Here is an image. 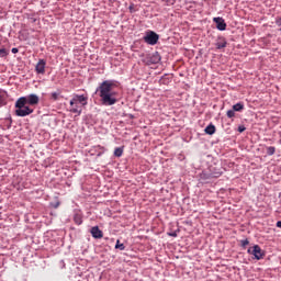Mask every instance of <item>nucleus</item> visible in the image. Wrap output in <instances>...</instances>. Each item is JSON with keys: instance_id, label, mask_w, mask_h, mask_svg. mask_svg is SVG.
<instances>
[{"instance_id": "9b49d317", "label": "nucleus", "mask_w": 281, "mask_h": 281, "mask_svg": "<svg viewBox=\"0 0 281 281\" xmlns=\"http://www.w3.org/2000/svg\"><path fill=\"white\" fill-rule=\"evenodd\" d=\"M90 234L92 238H95L97 240L104 237V233L100 229L99 226H92Z\"/></svg>"}, {"instance_id": "412c9836", "label": "nucleus", "mask_w": 281, "mask_h": 281, "mask_svg": "<svg viewBox=\"0 0 281 281\" xmlns=\"http://www.w3.org/2000/svg\"><path fill=\"white\" fill-rule=\"evenodd\" d=\"M5 104H8V98L5 97V94L0 93V109L1 106H5Z\"/></svg>"}, {"instance_id": "7c9ffc66", "label": "nucleus", "mask_w": 281, "mask_h": 281, "mask_svg": "<svg viewBox=\"0 0 281 281\" xmlns=\"http://www.w3.org/2000/svg\"><path fill=\"white\" fill-rule=\"evenodd\" d=\"M7 121L9 122L8 128L12 127V117L7 119Z\"/></svg>"}, {"instance_id": "423d86ee", "label": "nucleus", "mask_w": 281, "mask_h": 281, "mask_svg": "<svg viewBox=\"0 0 281 281\" xmlns=\"http://www.w3.org/2000/svg\"><path fill=\"white\" fill-rule=\"evenodd\" d=\"M89 97L85 94H75L70 100V106L74 104H81V106H87Z\"/></svg>"}, {"instance_id": "b1692460", "label": "nucleus", "mask_w": 281, "mask_h": 281, "mask_svg": "<svg viewBox=\"0 0 281 281\" xmlns=\"http://www.w3.org/2000/svg\"><path fill=\"white\" fill-rule=\"evenodd\" d=\"M97 148L100 149V150L97 153V157H102V155H103L104 153H106V148H104V147H102V146H100V145H98Z\"/></svg>"}, {"instance_id": "c756f323", "label": "nucleus", "mask_w": 281, "mask_h": 281, "mask_svg": "<svg viewBox=\"0 0 281 281\" xmlns=\"http://www.w3.org/2000/svg\"><path fill=\"white\" fill-rule=\"evenodd\" d=\"M168 236H171V238H177V231L168 233Z\"/></svg>"}, {"instance_id": "4be33fe9", "label": "nucleus", "mask_w": 281, "mask_h": 281, "mask_svg": "<svg viewBox=\"0 0 281 281\" xmlns=\"http://www.w3.org/2000/svg\"><path fill=\"white\" fill-rule=\"evenodd\" d=\"M266 150H267V155H268L269 157L276 155V147H274V146L266 147Z\"/></svg>"}, {"instance_id": "20e7f679", "label": "nucleus", "mask_w": 281, "mask_h": 281, "mask_svg": "<svg viewBox=\"0 0 281 281\" xmlns=\"http://www.w3.org/2000/svg\"><path fill=\"white\" fill-rule=\"evenodd\" d=\"M247 254L254 256L255 260H262L265 258V250L259 245H255L252 248H248Z\"/></svg>"}, {"instance_id": "4c0bfd02", "label": "nucleus", "mask_w": 281, "mask_h": 281, "mask_svg": "<svg viewBox=\"0 0 281 281\" xmlns=\"http://www.w3.org/2000/svg\"><path fill=\"white\" fill-rule=\"evenodd\" d=\"M130 11L133 12V5H130Z\"/></svg>"}, {"instance_id": "dca6fc26", "label": "nucleus", "mask_w": 281, "mask_h": 281, "mask_svg": "<svg viewBox=\"0 0 281 281\" xmlns=\"http://www.w3.org/2000/svg\"><path fill=\"white\" fill-rule=\"evenodd\" d=\"M60 93H63V91H60V89H57L55 92L50 93L49 100H52L53 102H58V100H60Z\"/></svg>"}, {"instance_id": "7ed1b4c3", "label": "nucleus", "mask_w": 281, "mask_h": 281, "mask_svg": "<svg viewBox=\"0 0 281 281\" xmlns=\"http://www.w3.org/2000/svg\"><path fill=\"white\" fill-rule=\"evenodd\" d=\"M143 41L147 43V45H157V43H159V34L155 31H147Z\"/></svg>"}, {"instance_id": "2eb2a0df", "label": "nucleus", "mask_w": 281, "mask_h": 281, "mask_svg": "<svg viewBox=\"0 0 281 281\" xmlns=\"http://www.w3.org/2000/svg\"><path fill=\"white\" fill-rule=\"evenodd\" d=\"M72 221L76 225H82V223H83L82 213H80V212L75 213Z\"/></svg>"}, {"instance_id": "6e6552de", "label": "nucleus", "mask_w": 281, "mask_h": 281, "mask_svg": "<svg viewBox=\"0 0 281 281\" xmlns=\"http://www.w3.org/2000/svg\"><path fill=\"white\" fill-rule=\"evenodd\" d=\"M209 172H211V177L213 179H218V177H221V175H223V167L216 166V165H211L209 167Z\"/></svg>"}, {"instance_id": "39448f33", "label": "nucleus", "mask_w": 281, "mask_h": 281, "mask_svg": "<svg viewBox=\"0 0 281 281\" xmlns=\"http://www.w3.org/2000/svg\"><path fill=\"white\" fill-rule=\"evenodd\" d=\"M144 63L146 65H158V63H161V55L159 54V52L148 54L146 55Z\"/></svg>"}, {"instance_id": "1a4fd4ad", "label": "nucleus", "mask_w": 281, "mask_h": 281, "mask_svg": "<svg viewBox=\"0 0 281 281\" xmlns=\"http://www.w3.org/2000/svg\"><path fill=\"white\" fill-rule=\"evenodd\" d=\"M213 21L220 32H225L227 30V23H225V19L218 16L214 18Z\"/></svg>"}, {"instance_id": "f03ea898", "label": "nucleus", "mask_w": 281, "mask_h": 281, "mask_svg": "<svg viewBox=\"0 0 281 281\" xmlns=\"http://www.w3.org/2000/svg\"><path fill=\"white\" fill-rule=\"evenodd\" d=\"M34 113V109L30 108L25 103L24 99H18L15 102V115L18 117H27V115H32Z\"/></svg>"}, {"instance_id": "0eeeda50", "label": "nucleus", "mask_w": 281, "mask_h": 281, "mask_svg": "<svg viewBox=\"0 0 281 281\" xmlns=\"http://www.w3.org/2000/svg\"><path fill=\"white\" fill-rule=\"evenodd\" d=\"M18 100H24V104H29V106H36V104L41 102V99L34 93L25 97H20Z\"/></svg>"}, {"instance_id": "f3484780", "label": "nucleus", "mask_w": 281, "mask_h": 281, "mask_svg": "<svg viewBox=\"0 0 281 281\" xmlns=\"http://www.w3.org/2000/svg\"><path fill=\"white\" fill-rule=\"evenodd\" d=\"M204 133H206V135H214V133H216V126L214 124H209L205 130Z\"/></svg>"}, {"instance_id": "72a5a7b5", "label": "nucleus", "mask_w": 281, "mask_h": 281, "mask_svg": "<svg viewBox=\"0 0 281 281\" xmlns=\"http://www.w3.org/2000/svg\"><path fill=\"white\" fill-rule=\"evenodd\" d=\"M276 24H277L279 27H281V19H278V20L276 21Z\"/></svg>"}, {"instance_id": "a211bd4d", "label": "nucleus", "mask_w": 281, "mask_h": 281, "mask_svg": "<svg viewBox=\"0 0 281 281\" xmlns=\"http://www.w3.org/2000/svg\"><path fill=\"white\" fill-rule=\"evenodd\" d=\"M172 82V79L168 77V74H165L160 79H159V85H170Z\"/></svg>"}, {"instance_id": "c9c22d12", "label": "nucleus", "mask_w": 281, "mask_h": 281, "mask_svg": "<svg viewBox=\"0 0 281 281\" xmlns=\"http://www.w3.org/2000/svg\"><path fill=\"white\" fill-rule=\"evenodd\" d=\"M277 227H280V228H281V221H278V222H277Z\"/></svg>"}, {"instance_id": "a878e982", "label": "nucleus", "mask_w": 281, "mask_h": 281, "mask_svg": "<svg viewBox=\"0 0 281 281\" xmlns=\"http://www.w3.org/2000/svg\"><path fill=\"white\" fill-rule=\"evenodd\" d=\"M228 119L236 117V112L232 109L226 112Z\"/></svg>"}, {"instance_id": "cd10ccee", "label": "nucleus", "mask_w": 281, "mask_h": 281, "mask_svg": "<svg viewBox=\"0 0 281 281\" xmlns=\"http://www.w3.org/2000/svg\"><path fill=\"white\" fill-rule=\"evenodd\" d=\"M237 131L238 133H245V131H247V127H245V125H239Z\"/></svg>"}, {"instance_id": "f704fd0d", "label": "nucleus", "mask_w": 281, "mask_h": 281, "mask_svg": "<svg viewBox=\"0 0 281 281\" xmlns=\"http://www.w3.org/2000/svg\"><path fill=\"white\" fill-rule=\"evenodd\" d=\"M127 117H130V120H134V119H135V115H133V114H127Z\"/></svg>"}, {"instance_id": "f257e3e1", "label": "nucleus", "mask_w": 281, "mask_h": 281, "mask_svg": "<svg viewBox=\"0 0 281 281\" xmlns=\"http://www.w3.org/2000/svg\"><path fill=\"white\" fill-rule=\"evenodd\" d=\"M117 87H120V81L109 79L101 82L95 89V93H99L103 106H113V104H117V92L113 91V89Z\"/></svg>"}, {"instance_id": "473e14b6", "label": "nucleus", "mask_w": 281, "mask_h": 281, "mask_svg": "<svg viewBox=\"0 0 281 281\" xmlns=\"http://www.w3.org/2000/svg\"><path fill=\"white\" fill-rule=\"evenodd\" d=\"M52 205H53V207H55V210H56L57 207H59L60 202H56V203H54V204H52Z\"/></svg>"}, {"instance_id": "bb28decb", "label": "nucleus", "mask_w": 281, "mask_h": 281, "mask_svg": "<svg viewBox=\"0 0 281 281\" xmlns=\"http://www.w3.org/2000/svg\"><path fill=\"white\" fill-rule=\"evenodd\" d=\"M247 245H249V239L246 238L240 240V247H243V249H246Z\"/></svg>"}, {"instance_id": "e433bc0d", "label": "nucleus", "mask_w": 281, "mask_h": 281, "mask_svg": "<svg viewBox=\"0 0 281 281\" xmlns=\"http://www.w3.org/2000/svg\"><path fill=\"white\" fill-rule=\"evenodd\" d=\"M32 23H36V18H31Z\"/></svg>"}, {"instance_id": "9d476101", "label": "nucleus", "mask_w": 281, "mask_h": 281, "mask_svg": "<svg viewBox=\"0 0 281 281\" xmlns=\"http://www.w3.org/2000/svg\"><path fill=\"white\" fill-rule=\"evenodd\" d=\"M45 67H47V61L45 59H40L35 66L36 74L45 76Z\"/></svg>"}, {"instance_id": "2f4dec72", "label": "nucleus", "mask_w": 281, "mask_h": 281, "mask_svg": "<svg viewBox=\"0 0 281 281\" xmlns=\"http://www.w3.org/2000/svg\"><path fill=\"white\" fill-rule=\"evenodd\" d=\"M12 54H19V48L14 47L11 49Z\"/></svg>"}, {"instance_id": "6ab92c4d", "label": "nucleus", "mask_w": 281, "mask_h": 281, "mask_svg": "<svg viewBox=\"0 0 281 281\" xmlns=\"http://www.w3.org/2000/svg\"><path fill=\"white\" fill-rule=\"evenodd\" d=\"M233 111L240 113L243 111H245V103L243 102H238L236 104L233 105Z\"/></svg>"}, {"instance_id": "393cba45", "label": "nucleus", "mask_w": 281, "mask_h": 281, "mask_svg": "<svg viewBox=\"0 0 281 281\" xmlns=\"http://www.w3.org/2000/svg\"><path fill=\"white\" fill-rule=\"evenodd\" d=\"M9 54L10 52H8V49L0 48V58H5Z\"/></svg>"}, {"instance_id": "f8f14e48", "label": "nucleus", "mask_w": 281, "mask_h": 281, "mask_svg": "<svg viewBox=\"0 0 281 281\" xmlns=\"http://www.w3.org/2000/svg\"><path fill=\"white\" fill-rule=\"evenodd\" d=\"M212 179L214 178L212 177L210 169H206L200 173V181H202L203 183H207L209 181H212Z\"/></svg>"}, {"instance_id": "ddd939ff", "label": "nucleus", "mask_w": 281, "mask_h": 281, "mask_svg": "<svg viewBox=\"0 0 281 281\" xmlns=\"http://www.w3.org/2000/svg\"><path fill=\"white\" fill-rule=\"evenodd\" d=\"M215 47L216 49H225V47H227V40H225L223 36H220L215 43Z\"/></svg>"}, {"instance_id": "4468645a", "label": "nucleus", "mask_w": 281, "mask_h": 281, "mask_svg": "<svg viewBox=\"0 0 281 281\" xmlns=\"http://www.w3.org/2000/svg\"><path fill=\"white\" fill-rule=\"evenodd\" d=\"M70 113H76V115H82V106L78 105V103L70 105Z\"/></svg>"}, {"instance_id": "5701e85b", "label": "nucleus", "mask_w": 281, "mask_h": 281, "mask_svg": "<svg viewBox=\"0 0 281 281\" xmlns=\"http://www.w3.org/2000/svg\"><path fill=\"white\" fill-rule=\"evenodd\" d=\"M115 249H120V251H124L126 249V246L124 244L120 243V239L116 240Z\"/></svg>"}, {"instance_id": "aec40b11", "label": "nucleus", "mask_w": 281, "mask_h": 281, "mask_svg": "<svg viewBox=\"0 0 281 281\" xmlns=\"http://www.w3.org/2000/svg\"><path fill=\"white\" fill-rule=\"evenodd\" d=\"M122 155H124V147H116L114 149V157H122Z\"/></svg>"}, {"instance_id": "c85d7f7f", "label": "nucleus", "mask_w": 281, "mask_h": 281, "mask_svg": "<svg viewBox=\"0 0 281 281\" xmlns=\"http://www.w3.org/2000/svg\"><path fill=\"white\" fill-rule=\"evenodd\" d=\"M165 1V3H167V5H175L176 0H162Z\"/></svg>"}]
</instances>
